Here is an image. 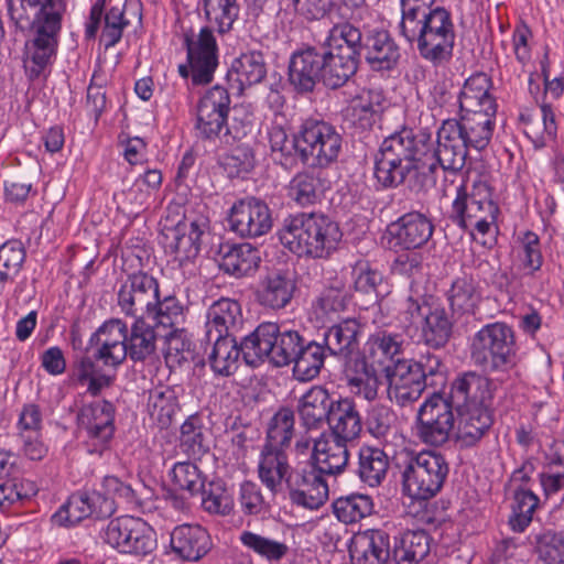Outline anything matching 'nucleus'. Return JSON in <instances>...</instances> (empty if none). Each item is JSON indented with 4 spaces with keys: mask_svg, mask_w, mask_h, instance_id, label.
<instances>
[{
    "mask_svg": "<svg viewBox=\"0 0 564 564\" xmlns=\"http://www.w3.org/2000/svg\"><path fill=\"white\" fill-rule=\"evenodd\" d=\"M352 564H393L390 558V539L382 530L357 532L349 545Z\"/></svg>",
    "mask_w": 564,
    "mask_h": 564,
    "instance_id": "27",
    "label": "nucleus"
},
{
    "mask_svg": "<svg viewBox=\"0 0 564 564\" xmlns=\"http://www.w3.org/2000/svg\"><path fill=\"white\" fill-rule=\"evenodd\" d=\"M296 281L286 270H272L261 278L256 290V300L264 308L280 311L292 302Z\"/></svg>",
    "mask_w": 564,
    "mask_h": 564,
    "instance_id": "25",
    "label": "nucleus"
},
{
    "mask_svg": "<svg viewBox=\"0 0 564 564\" xmlns=\"http://www.w3.org/2000/svg\"><path fill=\"white\" fill-rule=\"evenodd\" d=\"M490 78L478 73L470 76L464 84L459 95L460 112H497V104L490 95Z\"/></svg>",
    "mask_w": 564,
    "mask_h": 564,
    "instance_id": "39",
    "label": "nucleus"
},
{
    "mask_svg": "<svg viewBox=\"0 0 564 564\" xmlns=\"http://www.w3.org/2000/svg\"><path fill=\"white\" fill-rule=\"evenodd\" d=\"M105 541L119 552L133 555H147L156 547L154 530L131 516L112 519L106 528Z\"/></svg>",
    "mask_w": 564,
    "mask_h": 564,
    "instance_id": "11",
    "label": "nucleus"
},
{
    "mask_svg": "<svg viewBox=\"0 0 564 564\" xmlns=\"http://www.w3.org/2000/svg\"><path fill=\"white\" fill-rule=\"evenodd\" d=\"M299 158L312 167L335 163L343 148V137L335 126L316 118L305 119L297 131Z\"/></svg>",
    "mask_w": 564,
    "mask_h": 564,
    "instance_id": "9",
    "label": "nucleus"
},
{
    "mask_svg": "<svg viewBox=\"0 0 564 564\" xmlns=\"http://www.w3.org/2000/svg\"><path fill=\"white\" fill-rule=\"evenodd\" d=\"M434 224L421 212H410L388 226L389 243L394 250L423 248L432 238Z\"/></svg>",
    "mask_w": 564,
    "mask_h": 564,
    "instance_id": "23",
    "label": "nucleus"
},
{
    "mask_svg": "<svg viewBox=\"0 0 564 564\" xmlns=\"http://www.w3.org/2000/svg\"><path fill=\"white\" fill-rule=\"evenodd\" d=\"M389 470L390 458L382 448L360 447L356 473L361 482L372 488L379 487L387 479Z\"/></svg>",
    "mask_w": 564,
    "mask_h": 564,
    "instance_id": "42",
    "label": "nucleus"
},
{
    "mask_svg": "<svg viewBox=\"0 0 564 564\" xmlns=\"http://www.w3.org/2000/svg\"><path fill=\"white\" fill-rule=\"evenodd\" d=\"M470 356L485 371L508 372L518 364V346L513 328L503 322L482 326L473 337Z\"/></svg>",
    "mask_w": 564,
    "mask_h": 564,
    "instance_id": "8",
    "label": "nucleus"
},
{
    "mask_svg": "<svg viewBox=\"0 0 564 564\" xmlns=\"http://www.w3.org/2000/svg\"><path fill=\"white\" fill-rule=\"evenodd\" d=\"M180 447L194 459L209 452V442L205 434L203 420L198 414L188 416L181 425Z\"/></svg>",
    "mask_w": 564,
    "mask_h": 564,
    "instance_id": "50",
    "label": "nucleus"
},
{
    "mask_svg": "<svg viewBox=\"0 0 564 564\" xmlns=\"http://www.w3.org/2000/svg\"><path fill=\"white\" fill-rule=\"evenodd\" d=\"M322 50L308 47L292 55L289 64V82L299 93H310L318 80L323 82Z\"/></svg>",
    "mask_w": 564,
    "mask_h": 564,
    "instance_id": "29",
    "label": "nucleus"
},
{
    "mask_svg": "<svg viewBox=\"0 0 564 564\" xmlns=\"http://www.w3.org/2000/svg\"><path fill=\"white\" fill-rule=\"evenodd\" d=\"M323 192V182L321 177L313 172L297 173L293 176L289 185V196L302 207L317 203Z\"/></svg>",
    "mask_w": 564,
    "mask_h": 564,
    "instance_id": "53",
    "label": "nucleus"
},
{
    "mask_svg": "<svg viewBox=\"0 0 564 564\" xmlns=\"http://www.w3.org/2000/svg\"><path fill=\"white\" fill-rule=\"evenodd\" d=\"M451 397L434 392L427 398L417 412V435L421 441L432 446L445 444L455 424V415Z\"/></svg>",
    "mask_w": 564,
    "mask_h": 564,
    "instance_id": "12",
    "label": "nucleus"
},
{
    "mask_svg": "<svg viewBox=\"0 0 564 564\" xmlns=\"http://www.w3.org/2000/svg\"><path fill=\"white\" fill-rule=\"evenodd\" d=\"M323 65V83L332 89L344 86L357 69L359 59L354 57V53L349 50L335 51L333 48H322Z\"/></svg>",
    "mask_w": 564,
    "mask_h": 564,
    "instance_id": "41",
    "label": "nucleus"
},
{
    "mask_svg": "<svg viewBox=\"0 0 564 564\" xmlns=\"http://www.w3.org/2000/svg\"><path fill=\"white\" fill-rule=\"evenodd\" d=\"M230 109V96L221 86H214L199 100L196 112L198 135L205 140L228 137L227 119Z\"/></svg>",
    "mask_w": 564,
    "mask_h": 564,
    "instance_id": "15",
    "label": "nucleus"
},
{
    "mask_svg": "<svg viewBox=\"0 0 564 564\" xmlns=\"http://www.w3.org/2000/svg\"><path fill=\"white\" fill-rule=\"evenodd\" d=\"M489 112H460L459 119H447L446 123L463 139L467 149L484 150L494 132V118Z\"/></svg>",
    "mask_w": 564,
    "mask_h": 564,
    "instance_id": "28",
    "label": "nucleus"
},
{
    "mask_svg": "<svg viewBox=\"0 0 564 564\" xmlns=\"http://www.w3.org/2000/svg\"><path fill=\"white\" fill-rule=\"evenodd\" d=\"M538 558L543 564H564V533L543 530L534 535Z\"/></svg>",
    "mask_w": 564,
    "mask_h": 564,
    "instance_id": "57",
    "label": "nucleus"
},
{
    "mask_svg": "<svg viewBox=\"0 0 564 564\" xmlns=\"http://www.w3.org/2000/svg\"><path fill=\"white\" fill-rule=\"evenodd\" d=\"M419 336L413 340L424 343L426 346L438 349L444 347L453 334V321L444 307H434L425 314Z\"/></svg>",
    "mask_w": 564,
    "mask_h": 564,
    "instance_id": "46",
    "label": "nucleus"
},
{
    "mask_svg": "<svg viewBox=\"0 0 564 564\" xmlns=\"http://www.w3.org/2000/svg\"><path fill=\"white\" fill-rule=\"evenodd\" d=\"M294 412L291 409H280L270 420L262 448L284 451L289 447L294 435Z\"/></svg>",
    "mask_w": 564,
    "mask_h": 564,
    "instance_id": "52",
    "label": "nucleus"
},
{
    "mask_svg": "<svg viewBox=\"0 0 564 564\" xmlns=\"http://www.w3.org/2000/svg\"><path fill=\"white\" fill-rule=\"evenodd\" d=\"M400 34L409 43H416L421 57L434 66L449 62L453 56L454 23L451 13L442 7L400 30Z\"/></svg>",
    "mask_w": 564,
    "mask_h": 564,
    "instance_id": "7",
    "label": "nucleus"
},
{
    "mask_svg": "<svg viewBox=\"0 0 564 564\" xmlns=\"http://www.w3.org/2000/svg\"><path fill=\"white\" fill-rule=\"evenodd\" d=\"M404 492L417 500L437 495L449 473L446 458L435 451L403 448L395 457Z\"/></svg>",
    "mask_w": 564,
    "mask_h": 564,
    "instance_id": "6",
    "label": "nucleus"
},
{
    "mask_svg": "<svg viewBox=\"0 0 564 564\" xmlns=\"http://www.w3.org/2000/svg\"><path fill=\"white\" fill-rule=\"evenodd\" d=\"M209 228V219L204 215H184L174 227H164V248L180 263L195 259L202 245V237Z\"/></svg>",
    "mask_w": 564,
    "mask_h": 564,
    "instance_id": "13",
    "label": "nucleus"
},
{
    "mask_svg": "<svg viewBox=\"0 0 564 564\" xmlns=\"http://www.w3.org/2000/svg\"><path fill=\"white\" fill-rule=\"evenodd\" d=\"M202 494V506L209 512L215 514H228L232 508V500L228 494L226 486L223 480H212L204 489Z\"/></svg>",
    "mask_w": 564,
    "mask_h": 564,
    "instance_id": "63",
    "label": "nucleus"
},
{
    "mask_svg": "<svg viewBox=\"0 0 564 564\" xmlns=\"http://www.w3.org/2000/svg\"><path fill=\"white\" fill-rule=\"evenodd\" d=\"M539 481L545 498L564 492V438L554 441L545 454L544 470Z\"/></svg>",
    "mask_w": 564,
    "mask_h": 564,
    "instance_id": "45",
    "label": "nucleus"
},
{
    "mask_svg": "<svg viewBox=\"0 0 564 564\" xmlns=\"http://www.w3.org/2000/svg\"><path fill=\"white\" fill-rule=\"evenodd\" d=\"M128 332L127 324L119 318L105 322L89 339L94 359L106 367L121 365L128 357Z\"/></svg>",
    "mask_w": 564,
    "mask_h": 564,
    "instance_id": "20",
    "label": "nucleus"
},
{
    "mask_svg": "<svg viewBox=\"0 0 564 564\" xmlns=\"http://www.w3.org/2000/svg\"><path fill=\"white\" fill-rule=\"evenodd\" d=\"M239 539L246 547L271 562H279L289 552V546L285 543L262 536L251 531H243Z\"/></svg>",
    "mask_w": 564,
    "mask_h": 564,
    "instance_id": "60",
    "label": "nucleus"
},
{
    "mask_svg": "<svg viewBox=\"0 0 564 564\" xmlns=\"http://www.w3.org/2000/svg\"><path fill=\"white\" fill-rule=\"evenodd\" d=\"M256 343L248 350L250 359L267 360L274 367L293 364V375L300 381L316 378L328 355L322 341L306 340L299 330L282 328L276 323L258 325Z\"/></svg>",
    "mask_w": 564,
    "mask_h": 564,
    "instance_id": "1",
    "label": "nucleus"
},
{
    "mask_svg": "<svg viewBox=\"0 0 564 564\" xmlns=\"http://www.w3.org/2000/svg\"><path fill=\"white\" fill-rule=\"evenodd\" d=\"M430 310L431 306L424 295H410L406 297L403 308L400 312L399 319L404 333L411 339L419 336V328L426 317L425 314H427Z\"/></svg>",
    "mask_w": 564,
    "mask_h": 564,
    "instance_id": "56",
    "label": "nucleus"
},
{
    "mask_svg": "<svg viewBox=\"0 0 564 564\" xmlns=\"http://www.w3.org/2000/svg\"><path fill=\"white\" fill-rule=\"evenodd\" d=\"M347 442L323 433L314 441L310 466L324 476H337L345 471L349 462Z\"/></svg>",
    "mask_w": 564,
    "mask_h": 564,
    "instance_id": "26",
    "label": "nucleus"
},
{
    "mask_svg": "<svg viewBox=\"0 0 564 564\" xmlns=\"http://www.w3.org/2000/svg\"><path fill=\"white\" fill-rule=\"evenodd\" d=\"M269 142L272 153L279 155L282 165H292L295 162V154L299 155L297 132L289 139L286 131L279 126L272 127L269 131Z\"/></svg>",
    "mask_w": 564,
    "mask_h": 564,
    "instance_id": "64",
    "label": "nucleus"
},
{
    "mask_svg": "<svg viewBox=\"0 0 564 564\" xmlns=\"http://www.w3.org/2000/svg\"><path fill=\"white\" fill-rule=\"evenodd\" d=\"M430 553V536L424 530L406 531L393 552V564H416Z\"/></svg>",
    "mask_w": 564,
    "mask_h": 564,
    "instance_id": "51",
    "label": "nucleus"
},
{
    "mask_svg": "<svg viewBox=\"0 0 564 564\" xmlns=\"http://www.w3.org/2000/svg\"><path fill=\"white\" fill-rule=\"evenodd\" d=\"M364 56L375 72L393 69L400 59V48L387 31H376L365 36Z\"/></svg>",
    "mask_w": 564,
    "mask_h": 564,
    "instance_id": "35",
    "label": "nucleus"
},
{
    "mask_svg": "<svg viewBox=\"0 0 564 564\" xmlns=\"http://www.w3.org/2000/svg\"><path fill=\"white\" fill-rule=\"evenodd\" d=\"M243 315L238 301L221 297L207 311L206 336L212 341L214 335L236 336L242 329Z\"/></svg>",
    "mask_w": 564,
    "mask_h": 564,
    "instance_id": "31",
    "label": "nucleus"
},
{
    "mask_svg": "<svg viewBox=\"0 0 564 564\" xmlns=\"http://www.w3.org/2000/svg\"><path fill=\"white\" fill-rule=\"evenodd\" d=\"M373 503L367 495H350L334 502V512L345 523L357 522L372 512Z\"/></svg>",
    "mask_w": 564,
    "mask_h": 564,
    "instance_id": "58",
    "label": "nucleus"
},
{
    "mask_svg": "<svg viewBox=\"0 0 564 564\" xmlns=\"http://www.w3.org/2000/svg\"><path fill=\"white\" fill-rule=\"evenodd\" d=\"M177 409V394L173 388L160 386L150 390L148 412L161 429H165L172 423Z\"/></svg>",
    "mask_w": 564,
    "mask_h": 564,
    "instance_id": "49",
    "label": "nucleus"
},
{
    "mask_svg": "<svg viewBox=\"0 0 564 564\" xmlns=\"http://www.w3.org/2000/svg\"><path fill=\"white\" fill-rule=\"evenodd\" d=\"M11 21L20 31H32L24 68L30 79L37 78L51 63L58 43L65 0H7Z\"/></svg>",
    "mask_w": 564,
    "mask_h": 564,
    "instance_id": "2",
    "label": "nucleus"
},
{
    "mask_svg": "<svg viewBox=\"0 0 564 564\" xmlns=\"http://www.w3.org/2000/svg\"><path fill=\"white\" fill-rule=\"evenodd\" d=\"M232 231L243 238H257L272 228L271 210L265 202L256 197H246L235 203L229 213Z\"/></svg>",
    "mask_w": 564,
    "mask_h": 564,
    "instance_id": "21",
    "label": "nucleus"
},
{
    "mask_svg": "<svg viewBox=\"0 0 564 564\" xmlns=\"http://www.w3.org/2000/svg\"><path fill=\"white\" fill-rule=\"evenodd\" d=\"M78 425L86 431L88 452L101 454L115 433V409L108 401L84 405L77 415Z\"/></svg>",
    "mask_w": 564,
    "mask_h": 564,
    "instance_id": "17",
    "label": "nucleus"
},
{
    "mask_svg": "<svg viewBox=\"0 0 564 564\" xmlns=\"http://www.w3.org/2000/svg\"><path fill=\"white\" fill-rule=\"evenodd\" d=\"M219 256L220 270L235 278L253 273L261 262L259 249L250 243L223 245Z\"/></svg>",
    "mask_w": 564,
    "mask_h": 564,
    "instance_id": "38",
    "label": "nucleus"
},
{
    "mask_svg": "<svg viewBox=\"0 0 564 564\" xmlns=\"http://www.w3.org/2000/svg\"><path fill=\"white\" fill-rule=\"evenodd\" d=\"M267 75V63L264 56L259 51H251L241 54L236 58L228 70L229 82L238 85L239 91L261 83Z\"/></svg>",
    "mask_w": 564,
    "mask_h": 564,
    "instance_id": "43",
    "label": "nucleus"
},
{
    "mask_svg": "<svg viewBox=\"0 0 564 564\" xmlns=\"http://www.w3.org/2000/svg\"><path fill=\"white\" fill-rule=\"evenodd\" d=\"M496 384L477 371H465L451 383L449 395L455 408L494 405Z\"/></svg>",
    "mask_w": 564,
    "mask_h": 564,
    "instance_id": "24",
    "label": "nucleus"
},
{
    "mask_svg": "<svg viewBox=\"0 0 564 564\" xmlns=\"http://www.w3.org/2000/svg\"><path fill=\"white\" fill-rule=\"evenodd\" d=\"M88 500V492L73 494L67 502L53 516L54 522L59 525L69 527L80 522L85 518L91 517Z\"/></svg>",
    "mask_w": 564,
    "mask_h": 564,
    "instance_id": "61",
    "label": "nucleus"
},
{
    "mask_svg": "<svg viewBox=\"0 0 564 564\" xmlns=\"http://www.w3.org/2000/svg\"><path fill=\"white\" fill-rule=\"evenodd\" d=\"M159 282L145 272L128 275L121 284L117 297L121 312L135 318H145L159 302Z\"/></svg>",
    "mask_w": 564,
    "mask_h": 564,
    "instance_id": "16",
    "label": "nucleus"
},
{
    "mask_svg": "<svg viewBox=\"0 0 564 564\" xmlns=\"http://www.w3.org/2000/svg\"><path fill=\"white\" fill-rule=\"evenodd\" d=\"M344 377L349 391L357 398L373 402L379 395L380 379L376 367L365 357L347 361Z\"/></svg>",
    "mask_w": 564,
    "mask_h": 564,
    "instance_id": "32",
    "label": "nucleus"
},
{
    "mask_svg": "<svg viewBox=\"0 0 564 564\" xmlns=\"http://www.w3.org/2000/svg\"><path fill=\"white\" fill-rule=\"evenodd\" d=\"M452 316L473 314L480 301V292L473 275L464 273L455 278L446 292Z\"/></svg>",
    "mask_w": 564,
    "mask_h": 564,
    "instance_id": "47",
    "label": "nucleus"
},
{
    "mask_svg": "<svg viewBox=\"0 0 564 564\" xmlns=\"http://www.w3.org/2000/svg\"><path fill=\"white\" fill-rule=\"evenodd\" d=\"M388 395L400 406L416 401L427 387H442L447 368L440 356L421 355L419 359H398L383 368Z\"/></svg>",
    "mask_w": 564,
    "mask_h": 564,
    "instance_id": "5",
    "label": "nucleus"
},
{
    "mask_svg": "<svg viewBox=\"0 0 564 564\" xmlns=\"http://www.w3.org/2000/svg\"><path fill=\"white\" fill-rule=\"evenodd\" d=\"M184 44L192 70V83L209 84L218 66V46L212 29L204 26L196 36L186 34Z\"/></svg>",
    "mask_w": 564,
    "mask_h": 564,
    "instance_id": "19",
    "label": "nucleus"
},
{
    "mask_svg": "<svg viewBox=\"0 0 564 564\" xmlns=\"http://www.w3.org/2000/svg\"><path fill=\"white\" fill-rule=\"evenodd\" d=\"M336 400L330 399L328 391L322 386L308 389L299 400L297 413L302 424L307 429H316L327 422Z\"/></svg>",
    "mask_w": 564,
    "mask_h": 564,
    "instance_id": "40",
    "label": "nucleus"
},
{
    "mask_svg": "<svg viewBox=\"0 0 564 564\" xmlns=\"http://www.w3.org/2000/svg\"><path fill=\"white\" fill-rule=\"evenodd\" d=\"M293 470L294 467L290 465L285 451L261 449L257 468L258 477L272 495H276L283 489Z\"/></svg>",
    "mask_w": 564,
    "mask_h": 564,
    "instance_id": "34",
    "label": "nucleus"
},
{
    "mask_svg": "<svg viewBox=\"0 0 564 564\" xmlns=\"http://www.w3.org/2000/svg\"><path fill=\"white\" fill-rule=\"evenodd\" d=\"M457 412L456 438L465 447L476 445L494 424V405L459 406Z\"/></svg>",
    "mask_w": 564,
    "mask_h": 564,
    "instance_id": "30",
    "label": "nucleus"
},
{
    "mask_svg": "<svg viewBox=\"0 0 564 564\" xmlns=\"http://www.w3.org/2000/svg\"><path fill=\"white\" fill-rule=\"evenodd\" d=\"M427 153H424V166L431 172L436 167L443 171L456 173L466 164L468 149L463 139L444 120L437 131V139L433 140L430 132V141L426 142Z\"/></svg>",
    "mask_w": 564,
    "mask_h": 564,
    "instance_id": "14",
    "label": "nucleus"
},
{
    "mask_svg": "<svg viewBox=\"0 0 564 564\" xmlns=\"http://www.w3.org/2000/svg\"><path fill=\"white\" fill-rule=\"evenodd\" d=\"M158 336L153 325L145 318H137L128 332V357L133 362L151 360L156 355Z\"/></svg>",
    "mask_w": 564,
    "mask_h": 564,
    "instance_id": "48",
    "label": "nucleus"
},
{
    "mask_svg": "<svg viewBox=\"0 0 564 564\" xmlns=\"http://www.w3.org/2000/svg\"><path fill=\"white\" fill-rule=\"evenodd\" d=\"M349 301V290L343 283L330 285L312 303V316L322 324L333 322L347 310Z\"/></svg>",
    "mask_w": 564,
    "mask_h": 564,
    "instance_id": "44",
    "label": "nucleus"
},
{
    "mask_svg": "<svg viewBox=\"0 0 564 564\" xmlns=\"http://www.w3.org/2000/svg\"><path fill=\"white\" fill-rule=\"evenodd\" d=\"M360 334V323L355 318H347L328 327L321 341L328 355L348 358L358 351Z\"/></svg>",
    "mask_w": 564,
    "mask_h": 564,
    "instance_id": "36",
    "label": "nucleus"
},
{
    "mask_svg": "<svg viewBox=\"0 0 564 564\" xmlns=\"http://www.w3.org/2000/svg\"><path fill=\"white\" fill-rule=\"evenodd\" d=\"M327 424L330 430L328 435L347 443L357 440L362 431V420L355 401L350 398L336 400Z\"/></svg>",
    "mask_w": 564,
    "mask_h": 564,
    "instance_id": "37",
    "label": "nucleus"
},
{
    "mask_svg": "<svg viewBox=\"0 0 564 564\" xmlns=\"http://www.w3.org/2000/svg\"><path fill=\"white\" fill-rule=\"evenodd\" d=\"M170 543L177 556L192 562L199 561L212 549L210 536L200 525L183 524L174 528Z\"/></svg>",
    "mask_w": 564,
    "mask_h": 564,
    "instance_id": "33",
    "label": "nucleus"
},
{
    "mask_svg": "<svg viewBox=\"0 0 564 564\" xmlns=\"http://www.w3.org/2000/svg\"><path fill=\"white\" fill-rule=\"evenodd\" d=\"M293 505L310 510L318 509L328 499V485L324 477L308 465H296L284 486Z\"/></svg>",
    "mask_w": 564,
    "mask_h": 564,
    "instance_id": "18",
    "label": "nucleus"
},
{
    "mask_svg": "<svg viewBox=\"0 0 564 564\" xmlns=\"http://www.w3.org/2000/svg\"><path fill=\"white\" fill-rule=\"evenodd\" d=\"M207 19L217 25L219 33L232 30L240 14L238 0H203Z\"/></svg>",
    "mask_w": 564,
    "mask_h": 564,
    "instance_id": "54",
    "label": "nucleus"
},
{
    "mask_svg": "<svg viewBox=\"0 0 564 564\" xmlns=\"http://www.w3.org/2000/svg\"><path fill=\"white\" fill-rule=\"evenodd\" d=\"M364 43L361 31L350 23L337 24L330 31L329 47L335 51L349 50L358 59L362 54Z\"/></svg>",
    "mask_w": 564,
    "mask_h": 564,
    "instance_id": "59",
    "label": "nucleus"
},
{
    "mask_svg": "<svg viewBox=\"0 0 564 564\" xmlns=\"http://www.w3.org/2000/svg\"><path fill=\"white\" fill-rule=\"evenodd\" d=\"M427 141V129L402 128L384 138L375 156L373 174L377 182L384 188H393L417 170L419 163L424 166Z\"/></svg>",
    "mask_w": 564,
    "mask_h": 564,
    "instance_id": "3",
    "label": "nucleus"
},
{
    "mask_svg": "<svg viewBox=\"0 0 564 564\" xmlns=\"http://www.w3.org/2000/svg\"><path fill=\"white\" fill-rule=\"evenodd\" d=\"M278 235L281 243L292 253L311 259L329 258L343 239L338 223L321 213H300L286 217Z\"/></svg>",
    "mask_w": 564,
    "mask_h": 564,
    "instance_id": "4",
    "label": "nucleus"
},
{
    "mask_svg": "<svg viewBox=\"0 0 564 564\" xmlns=\"http://www.w3.org/2000/svg\"><path fill=\"white\" fill-rule=\"evenodd\" d=\"M499 208L487 184L478 183L467 192L460 186L452 205L451 218L463 229H476L486 235L496 225Z\"/></svg>",
    "mask_w": 564,
    "mask_h": 564,
    "instance_id": "10",
    "label": "nucleus"
},
{
    "mask_svg": "<svg viewBox=\"0 0 564 564\" xmlns=\"http://www.w3.org/2000/svg\"><path fill=\"white\" fill-rule=\"evenodd\" d=\"M258 326L249 335L245 336L238 344L236 336L214 335L213 349L208 356V361L213 371L220 376H230L238 368L239 356L241 355L247 365L257 367L265 360H257L253 362L248 355L252 351L251 344L256 343V334Z\"/></svg>",
    "mask_w": 564,
    "mask_h": 564,
    "instance_id": "22",
    "label": "nucleus"
},
{
    "mask_svg": "<svg viewBox=\"0 0 564 564\" xmlns=\"http://www.w3.org/2000/svg\"><path fill=\"white\" fill-rule=\"evenodd\" d=\"M25 260V250L21 241L9 240L0 247V293L8 281L20 272Z\"/></svg>",
    "mask_w": 564,
    "mask_h": 564,
    "instance_id": "55",
    "label": "nucleus"
},
{
    "mask_svg": "<svg viewBox=\"0 0 564 564\" xmlns=\"http://www.w3.org/2000/svg\"><path fill=\"white\" fill-rule=\"evenodd\" d=\"M172 480L174 486L195 496L204 489L205 477L199 468L191 462L176 463L172 468Z\"/></svg>",
    "mask_w": 564,
    "mask_h": 564,
    "instance_id": "62",
    "label": "nucleus"
}]
</instances>
